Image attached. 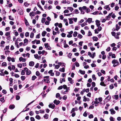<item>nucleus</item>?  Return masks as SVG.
<instances>
[{"label": "nucleus", "mask_w": 121, "mask_h": 121, "mask_svg": "<svg viewBox=\"0 0 121 121\" xmlns=\"http://www.w3.org/2000/svg\"><path fill=\"white\" fill-rule=\"evenodd\" d=\"M29 114L31 116H32L33 115L34 113L32 111H31L29 113Z\"/></svg>", "instance_id": "6e6d98bb"}, {"label": "nucleus", "mask_w": 121, "mask_h": 121, "mask_svg": "<svg viewBox=\"0 0 121 121\" xmlns=\"http://www.w3.org/2000/svg\"><path fill=\"white\" fill-rule=\"evenodd\" d=\"M63 82H65V80L64 78H60V83H62Z\"/></svg>", "instance_id": "4be33fe9"}, {"label": "nucleus", "mask_w": 121, "mask_h": 121, "mask_svg": "<svg viewBox=\"0 0 121 121\" xmlns=\"http://www.w3.org/2000/svg\"><path fill=\"white\" fill-rule=\"evenodd\" d=\"M10 51L8 50L5 51V54L6 55L9 54L10 53Z\"/></svg>", "instance_id": "c03bdc74"}, {"label": "nucleus", "mask_w": 121, "mask_h": 121, "mask_svg": "<svg viewBox=\"0 0 121 121\" xmlns=\"http://www.w3.org/2000/svg\"><path fill=\"white\" fill-rule=\"evenodd\" d=\"M21 78L22 80V81L24 80L26 78V77L25 76H22Z\"/></svg>", "instance_id": "c85d7f7f"}, {"label": "nucleus", "mask_w": 121, "mask_h": 121, "mask_svg": "<svg viewBox=\"0 0 121 121\" xmlns=\"http://www.w3.org/2000/svg\"><path fill=\"white\" fill-rule=\"evenodd\" d=\"M17 65L18 67L20 68H21L22 67V64H18Z\"/></svg>", "instance_id": "ea45409f"}, {"label": "nucleus", "mask_w": 121, "mask_h": 121, "mask_svg": "<svg viewBox=\"0 0 121 121\" xmlns=\"http://www.w3.org/2000/svg\"><path fill=\"white\" fill-rule=\"evenodd\" d=\"M100 21L98 20H96L95 21L97 27H99L100 25Z\"/></svg>", "instance_id": "6e6552de"}, {"label": "nucleus", "mask_w": 121, "mask_h": 121, "mask_svg": "<svg viewBox=\"0 0 121 121\" xmlns=\"http://www.w3.org/2000/svg\"><path fill=\"white\" fill-rule=\"evenodd\" d=\"M87 22L86 21V22H84L83 23L81 24V25L82 27H83L85 25H87V24L86 23V22Z\"/></svg>", "instance_id": "aec40b11"}, {"label": "nucleus", "mask_w": 121, "mask_h": 121, "mask_svg": "<svg viewBox=\"0 0 121 121\" xmlns=\"http://www.w3.org/2000/svg\"><path fill=\"white\" fill-rule=\"evenodd\" d=\"M77 34H78L77 32L76 31H75L74 32V33L73 34V36L74 37H76L77 35Z\"/></svg>", "instance_id": "473e14b6"}, {"label": "nucleus", "mask_w": 121, "mask_h": 121, "mask_svg": "<svg viewBox=\"0 0 121 121\" xmlns=\"http://www.w3.org/2000/svg\"><path fill=\"white\" fill-rule=\"evenodd\" d=\"M69 24H72L73 23V19L72 18H70L69 19Z\"/></svg>", "instance_id": "bb28decb"}, {"label": "nucleus", "mask_w": 121, "mask_h": 121, "mask_svg": "<svg viewBox=\"0 0 121 121\" xmlns=\"http://www.w3.org/2000/svg\"><path fill=\"white\" fill-rule=\"evenodd\" d=\"M5 58V56L3 55L1 56V59H4Z\"/></svg>", "instance_id": "a18cd8bd"}, {"label": "nucleus", "mask_w": 121, "mask_h": 121, "mask_svg": "<svg viewBox=\"0 0 121 121\" xmlns=\"http://www.w3.org/2000/svg\"><path fill=\"white\" fill-rule=\"evenodd\" d=\"M49 115L48 114H46L44 115L43 116V117L45 118V119H47L48 118Z\"/></svg>", "instance_id": "b1692460"}, {"label": "nucleus", "mask_w": 121, "mask_h": 121, "mask_svg": "<svg viewBox=\"0 0 121 121\" xmlns=\"http://www.w3.org/2000/svg\"><path fill=\"white\" fill-rule=\"evenodd\" d=\"M34 35V34L32 32L31 33L30 35V37L31 38H33Z\"/></svg>", "instance_id": "c756f323"}, {"label": "nucleus", "mask_w": 121, "mask_h": 121, "mask_svg": "<svg viewBox=\"0 0 121 121\" xmlns=\"http://www.w3.org/2000/svg\"><path fill=\"white\" fill-rule=\"evenodd\" d=\"M113 13L112 12L109 14L105 18L107 20H109L111 18V16Z\"/></svg>", "instance_id": "423d86ee"}, {"label": "nucleus", "mask_w": 121, "mask_h": 121, "mask_svg": "<svg viewBox=\"0 0 121 121\" xmlns=\"http://www.w3.org/2000/svg\"><path fill=\"white\" fill-rule=\"evenodd\" d=\"M113 98L116 100L118 98V95H115L112 96Z\"/></svg>", "instance_id": "2eb2a0df"}, {"label": "nucleus", "mask_w": 121, "mask_h": 121, "mask_svg": "<svg viewBox=\"0 0 121 121\" xmlns=\"http://www.w3.org/2000/svg\"><path fill=\"white\" fill-rule=\"evenodd\" d=\"M79 71L82 74H84L85 73V71H82L81 70H79Z\"/></svg>", "instance_id": "a878e982"}, {"label": "nucleus", "mask_w": 121, "mask_h": 121, "mask_svg": "<svg viewBox=\"0 0 121 121\" xmlns=\"http://www.w3.org/2000/svg\"><path fill=\"white\" fill-rule=\"evenodd\" d=\"M59 71L60 72H64L65 71V68L64 67H63L62 68H60L59 69Z\"/></svg>", "instance_id": "a211bd4d"}, {"label": "nucleus", "mask_w": 121, "mask_h": 121, "mask_svg": "<svg viewBox=\"0 0 121 121\" xmlns=\"http://www.w3.org/2000/svg\"><path fill=\"white\" fill-rule=\"evenodd\" d=\"M35 118L38 120H39L41 119L39 115H37L35 117Z\"/></svg>", "instance_id": "2f4dec72"}, {"label": "nucleus", "mask_w": 121, "mask_h": 121, "mask_svg": "<svg viewBox=\"0 0 121 121\" xmlns=\"http://www.w3.org/2000/svg\"><path fill=\"white\" fill-rule=\"evenodd\" d=\"M10 32H6L5 34V35L6 36H8L10 35Z\"/></svg>", "instance_id": "603ef678"}, {"label": "nucleus", "mask_w": 121, "mask_h": 121, "mask_svg": "<svg viewBox=\"0 0 121 121\" xmlns=\"http://www.w3.org/2000/svg\"><path fill=\"white\" fill-rule=\"evenodd\" d=\"M24 69L26 72V75H28L31 73V71L26 67H25L24 68Z\"/></svg>", "instance_id": "f03ea898"}, {"label": "nucleus", "mask_w": 121, "mask_h": 121, "mask_svg": "<svg viewBox=\"0 0 121 121\" xmlns=\"http://www.w3.org/2000/svg\"><path fill=\"white\" fill-rule=\"evenodd\" d=\"M34 62L33 61L30 62L29 63V65L30 66H33L34 65Z\"/></svg>", "instance_id": "f8f14e48"}, {"label": "nucleus", "mask_w": 121, "mask_h": 121, "mask_svg": "<svg viewBox=\"0 0 121 121\" xmlns=\"http://www.w3.org/2000/svg\"><path fill=\"white\" fill-rule=\"evenodd\" d=\"M36 75L38 76H40V74L39 72L38 71H37L36 72Z\"/></svg>", "instance_id": "e433bc0d"}, {"label": "nucleus", "mask_w": 121, "mask_h": 121, "mask_svg": "<svg viewBox=\"0 0 121 121\" xmlns=\"http://www.w3.org/2000/svg\"><path fill=\"white\" fill-rule=\"evenodd\" d=\"M73 12L76 14L78 13H79L78 10L77 9H75L74 10Z\"/></svg>", "instance_id": "c9c22d12"}, {"label": "nucleus", "mask_w": 121, "mask_h": 121, "mask_svg": "<svg viewBox=\"0 0 121 121\" xmlns=\"http://www.w3.org/2000/svg\"><path fill=\"white\" fill-rule=\"evenodd\" d=\"M15 107V106L14 104H12L9 105V108L10 109H14Z\"/></svg>", "instance_id": "ddd939ff"}, {"label": "nucleus", "mask_w": 121, "mask_h": 121, "mask_svg": "<svg viewBox=\"0 0 121 121\" xmlns=\"http://www.w3.org/2000/svg\"><path fill=\"white\" fill-rule=\"evenodd\" d=\"M60 74V73L59 72L56 71V76H59Z\"/></svg>", "instance_id": "0e129e2a"}, {"label": "nucleus", "mask_w": 121, "mask_h": 121, "mask_svg": "<svg viewBox=\"0 0 121 121\" xmlns=\"http://www.w3.org/2000/svg\"><path fill=\"white\" fill-rule=\"evenodd\" d=\"M45 21V19L43 18H42L41 20V22L43 23Z\"/></svg>", "instance_id": "a19ab883"}, {"label": "nucleus", "mask_w": 121, "mask_h": 121, "mask_svg": "<svg viewBox=\"0 0 121 121\" xmlns=\"http://www.w3.org/2000/svg\"><path fill=\"white\" fill-rule=\"evenodd\" d=\"M111 34L113 36H115L116 34L115 32H111Z\"/></svg>", "instance_id": "052dcab7"}, {"label": "nucleus", "mask_w": 121, "mask_h": 121, "mask_svg": "<svg viewBox=\"0 0 121 121\" xmlns=\"http://www.w3.org/2000/svg\"><path fill=\"white\" fill-rule=\"evenodd\" d=\"M67 9L70 10L71 12H72L73 10V8L71 7H68Z\"/></svg>", "instance_id": "412c9836"}, {"label": "nucleus", "mask_w": 121, "mask_h": 121, "mask_svg": "<svg viewBox=\"0 0 121 121\" xmlns=\"http://www.w3.org/2000/svg\"><path fill=\"white\" fill-rule=\"evenodd\" d=\"M98 30L99 31H101L102 29V28L101 26H99L98 27Z\"/></svg>", "instance_id": "8fccbe9b"}, {"label": "nucleus", "mask_w": 121, "mask_h": 121, "mask_svg": "<svg viewBox=\"0 0 121 121\" xmlns=\"http://www.w3.org/2000/svg\"><path fill=\"white\" fill-rule=\"evenodd\" d=\"M25 70H24V69H23V70H22V72L21 73V74L22 75H23L25 74Z\"/></svg>", "instance_id": "79ce46f5"}, {"label": "nucleus", "mask_w": 121, "mask_h": 121, "mask_svg": "<svg viewBox=\"0 0 121 121\" xmlns=\"http://www.w3.org/2000/svg\"><path fill=\"white\" fill-rule=\"evenodd\" d=\"M60 66L58 65H55V69H58L60 67Z\"/></svg>", "instance_id": "4d7b16f0"}, {"label": "nucleus", "mask_w": 121, "mask_h": 121, "mask_svg": "<svg viewBox=\"0 0 121 121\" xmlns=\"http://www.w3.org/2000/svg\"><path fill=\"white\" fill-rule=\"evenodd\" d=\"M115 119L112 117H110V120L111 121H114Z\"/></svg>", "instance_id": "49530a36"}, {"label": "nucleus", "mask_w": 121, "mask_h": 121, "mask_svg": "<svg viewBox=\"0 0 121 121\" xmlns=\"http://www.w3.org/2000/svg\"><path fill=\"white\" fill-rule=\"evenodd\" d=\"M47 33V32L46 31H43L42 33V35L44 37L45 36Z\"/></svg>", "instance_id": "f3484780"}, {"label": "nucleus", "mask_w": 121, "mask_h": 121, "mask_svg": "<svg viewBox=\"0 0 121 121\" xmlns=\"http://www.w3.org/2000/svg\"><path fill=\"white\" fill-rule=\"evenodd\" d=\"M78 37L80 39H81L82 38V36L81 35L79 34L78 36Z\"/></svg>", "instance_id": "3c124183"}, {"label": "nucleus", "mask_w": 121, "mask_h": 121, "mask_svg": "<svg viewBox=\"0 0 121 121\" xmlns=\"http://www.w3.org/2000/svg\"><path fill=\"white\" fill-rule=\"evenodd\" d=\"M61 35L62 37H65L66 34L63 33L61 34Z\"/></svg>", "instance_id": "09e8293b"}, {"label": "nucleus", "mask_w": 121, "mask_h": 121, "mask_svg": "<svg viewBox=\"0 0 121 121\" xmlns=\"http://www.w3.org/2000/svg\"><path fill=\"white\" fill-rule=\"evenodd\" d=\"M24 5L25 6H27L29 5V4H28L26 2L24 3Z\"/></svg>", "instance_id": "774afa93"}, {"label": "nucleus", "mask_w": 121, "mask_h": 121, "mask_svg": "<svg viewBox=\"0 0 121 121\" xmlns=\"http://www.w3.org/2000/svg\"><path fill=\"white\" fill-rule=\"evenodd\" d=\"M49 78V76H45L43 77L44 78H46V79H43L42 81H44L45 82H46L47 83H48L50 82V79Z\"/></svg>", "instance_id": "7ed1b4c3"}, {"label": "nucleus", "mask_w": 121, "mask_h": 121, "mask_svg": "<svg viewBox=\"0 0 121 121\" xmlns=\"http://www.w3.org/2000/svg\"><path fill=\"white\" fill-rule=\"evenodd\" d=\"M112 63L113 64V66L114 67H115L118 65L119 64V62L117 60L114 59L112 61Z\"/></svg>", "instance_id": "f257e3e1"}, {"label": "nucleus", "mask_w": 121, "mask_h": 121, "mask_svg": "<svg viewBox=\"0 0 121 121\" xmlns=\"http://www.w3.org/2000/svg\"><path fill=\"white\" fill-rule=\"evenodd\" d=\"M9 18L10 20L12 21H13L14 20L13 18L11 16H9Z\"/></svg>", "instance_id": "de8ad7c7"}, {"label": "nucleus", "mask_w": 121, "mask_h": 121, "mask_svg": "<svg viewBox=\"0 0 121 121\" xmlns=\"http://www.w3.org/2000/svg\"><path fill=\"white\" fill-rule=\"evenodd\" d=\"M111 97L110 96H108L105 98L104 100V102H107L111 99Z\"/></svg>", "instance_id": "20e7f679"}, {"label": "nucleus", "mask_w": 121, "mask_h": 121, "mask_svg": "<svg viewBox=\"0 0 121 121\" xmlns=\"http://www.w3.org/2000/svg\"><path fill=\"white\" fill-rule=\"evenodd\" d=\"M53 102L56 105H58L60 103V101L58 100H56L55 99L54 101Z\"/></svg>", "instance_id": "1a4fd4ad"}, {"label": "nucleus", "mask_w": 121, "mask_h": 121, "mask_svg": "<svg viewBox=\"0 0 121 121\" xmlns=\"http://www.w3.org/2000/svg\"><path fill=\"white\" fill-rule=\"evenodd\" d=\"M88 36H91L92 35V33H91V31L90 30L88 31Z\"/></svg>", "instance_id": "bf43d9fd"}, {"label": "nucleus", "mask_w": 121, "mask_h": 121, "mask_svg": "<svg viewBox=\"0 0 121 121\" xmlns=\"http://www.w3.org/2000/svg\"><path fill=\"white\" fill-rule=\"evenodd\" d=\"M100 85L102 86H106L105 84L103 82H101L100 83Z\"/></svg>", "instance_id": "58836bf2"}, {"label": "nucleus", "mask_w": 121, "mask_h": 121, "mask_svg": "<svg viewBox=\"0 0 121 121\" xmlns=\"http://www.w3.org/2000/svg\"><path fill=\"white\" fill-rule=\"evenodd\" d=\"M60 95L59 93H57L56 95V98H58L59 97Z\"/></svg>", "instance_id": "338daca9"}, {"label": "nucleus", "mask_w": 121, "mask_h": 121, "mask_svg": "<svg viewBox=\"0 0 121 121\" xmlns=\"http://www.w3.org/2000/svg\"><path fill=\"white\" fill-rule=\"evenodd\" d=\"M52 72V70H51L48 71V73L49 74H50V75L51 76H54V74Z\"/></svg>", "instance_id": "9b49d317"}, {"label": "nucleus", "mask_w": 121, "mask_h": 121, "mask_svg": "<svg viewBox=\"0 0 121 121\" xmlns=\"http://www.w3.org/2000/svg\"><path fill=\"white\" fill-rule=\"evenodd\" d=\"M49 107L51 108L52 109H54L55 108V106L54 104H50L48 105Z\"/></svg>", "instance_id": "0eeeda50"}, {"label": "nucleus", "mask_w": 121, "mask_h": 121, "mask_svg": "<svg viewBox=\"0 0 121 121\" xmlns=\"http://www.w3.org/2000/svg\"><path fill=\"white\" fill-rule=\"evenodd\" d=\"M44 45L45 48H46L47 49L50 50L51 49V47L49 46L48 43H45L44 44Z\"/></svg>", "instance_id": "39448f33"}, {"label": "nucleus", "mask_w": 121, "mask_h": 121, "mask_svg": "<svg viewBox=\"0 0 121 121\" xmlns=\"http://www.w3.org/2000/svg\"><path fill=\"white\" fill-rule=\"evenodd\" d=\"M87 114L86 113V111L83 114V116L85 117H86L87 116Z\"/></svg>", "instance_id": "37998d69"}, {"label": "nucleus", "mask_w": 121, "mask_h": 121, "mask_svg": "<svg viewBox=\"0 0 121 121\" xmlns=\"http://www.w3.org/2000/svg\"><path fill=\"white\" fill-rule=\"evenodd\" d=\"M20 98V97L19 95H17L16 97V99L17 100H19Z\"/></svg>", "instance_id": "13d9d810"}, {"label": "nucleus", "mask_w": 121, "mask_h": 121, "mask_svg": "<svg viewBox=\"0 0 121 121\" xmlns=\"http://www.w3.org/2000/svg\"><path fill=\"white\" fill-rule=\"evenodd\" d=\"M34 56L35 58H36V59H37L38 58L39 56L38 54H36L34 55Z\"/></svg>", "instance_id": "864d4df0"}, {"label": "nucleus", "mask_w": 121, "mask_h": 121, "mask_svg": "<svg viewBox=\"0 0 121 121\" xmlns=\"http://www.w3.org/2000/svg\"><path fill=\"white\" fill-rule=\"evenodd\" d=\"M0 101L2 103H4V102L5 100L4 99V97H3L0 99Z\"/></svg>", "instance_id": "6ab92c4d"}, {"label": "nucleus", "mask_w": 121, "mask_h": 121, "mask_svg": "<svg viewBox=\"0 0 121 121\" xmlns=\"http://www.w3.org/2000/svg\"><path fill=\"white\" fill-rule=\"evenodd\" d=\"M35 15V13L33 12H30V15L31 17L34 16Z\"/></svg>", "instance_id": "5701e85b"}, {"label": "nucleus", "mask_w": 121, "mask_h": 121, "mask_svg": "<svg viewBox=\"0 0 121 121\" xmlns=\"http://www.w3.org/2000/svg\"><path fill=\"white\" fill-rule=\"evenodd\" d=\"M25 23L26 26H29V23L28 22L27 20L25 18Z\"/></svg>", "instance_id": "dca6fc26"}, {"label": "nucleus", "mask_w": 121, "mask_h": 121, "mask_svg": "<svg viewBox=\"0 0 121 121\" xmlns=\"http://www.w3.org/2000/svg\"><path fill=\"white\" fill-rule=\"evenodd\" d=\"M92 38L93 40L94 41H97L98 39V38L96 37H93Z\"/></svg>", "instance_id": "7c9ffc66"}, {"label": "nucleus", "mask_w": 121, "mask_h": 121, "mask_svg": "<svg viewBox=\"0 0 121 121\" xmlns=\"http://www.w3.org/2000/svg\"><path fill=\"white\" fill-rule=\"evenodd\" d=\"M92 21V18H89L87 20V22H88L89 23H91Z\"/></svg>", "instance_id": "393cba45"}, {"label": "nucleus", "mask_w": 121, "mask_h": 121, "mask_svg": "<svg viewBox=\"0 0 121 121\" xmlns=\"http://www.w3.org/2000/svg\"><path fill=\"white\" fill-rule=\"evenodd\" d=\"M50 23V22L48 21H46L45 22V24L46 25H48Z\"/></svg>", "instance_id": "680f3d73"}, {"label": "nucleus", "mask_w": 121, "mask_h": 121, "mask_svg": "<svg viewBox=\"0 0 121 121\" xmlns=\"http://www.w3.org/2000/svg\"><path fill=\"white\" fill-rule=\"evenodd\" d=\"M92 79L94 80H95L96 79V78L95 77V76L94 74H93L92 76Z\"/></svg>", "instance_id": "72a5a7b5"}, {"label": "nucleus", "mask_w": 121, "mask_h": 121, "mask_svg": "<svg viewBox=\"0 0 121 121\" xmlns=\"http://www.w3.org/2000/svg\"><path fill=\"white\" fill-rule=\"evenodd\" d=\"M93 117V116L92 114H90L89 116V118H91Z\"/></svg>", "instance_id": "5fc2aeb1"}, {"label": "nucleus", "mask_w": 121, "mask_h": 121, "mask_svg": "<svg viewBox=\"0 0 121 121\" xmlns=\"http://www.w3.org/2000/svg\"><path fill=\"white\" fill-rule=\"evenodd\" d=\"M7 65L6 63L5 62H4L2 63L1 65L2 66H6Z\"/></svg>", "instance_id": "cd10ccee"}, {"label": "nucleus", "mask_w": 121, "mask_h": 121, "mask_svg": "<svg viewBox=\"0 0 121 121\" xmlns=\"http://www.w3.org/2000/svg\"><path fill=\"white\" fill-rule=\"evenodd\" d=\"M92 86L94 87L95 86V84L94 82H92L91 83Z\"/></svg>", "instance_id": "69168bd1"}, {"label": "nucleus", "mask_w": 121, "mask_h": 121, "mask_svg": "<svg viewBox=\"0 0 121 121\" xmlns=\"http://www.w3.org/2000/svg\"><path fill=\"white\" fill-rule=\"evenodd\" d=\"M109 5H106L104 6V8L108 11L110 10V9L109 7Z\"/></svg>", "instance_id": "9d476101"}, {"label": "nucleus", "mask_w": 121, "mask_h": 121, "mask_svg": "<svg viewBox=\"0 0 121 121\" xmlns=\"http://www.w3.org/2000/svg\"><path fill=\"white\" fill-rule=\"evenodd\" d=\"M37 78V77L35 75L33 76L32 77V80H34Z\"/></svg>", "instance_id": "f704fd0d"}, {"label": "nucleus", "mask_w": 121, "mask_h": 121, "mask_svg": "<svg viewBox=\"0 0 121 121\" xmlns=\"http://www.w3.org/2000/svg\"><path fill=\"white\" fill-rule=\"evenodd\" d=\"M29 35V33L28 32H26V33L25 36L26 37H28Z\"/></svg>", "instance_id": "4c0bfd02"}, {"label": "nucleus", "mask_w": 121, "mask_h": 121, "mask_svg": "<svg viewBox=\"0 0 121 121\" xmlns=\"http://www.w3.org/2000/svg\"><path fill=\"white\" fill-rule=\"evenodd\" d=\"M110 111L111 112V114H113L115 113V111L113 109H112L110 110Z\"/></svg>", "instance_id": "4468645a"}, {"label": "nucleus", "mask_w": 121, "mask_h": 121, "mask_svg": "<svg viewBox=\"0 0 121 121\" xmlns=\"http://www.w3.org/2000/svg\"><path fill=\"white\" fill-rule=\"evenodd\" d=\"M66 89V92H68L69 91V87H68Z\"/></svg>", "instance_id": "e2e57ef3"}]
</instances>
